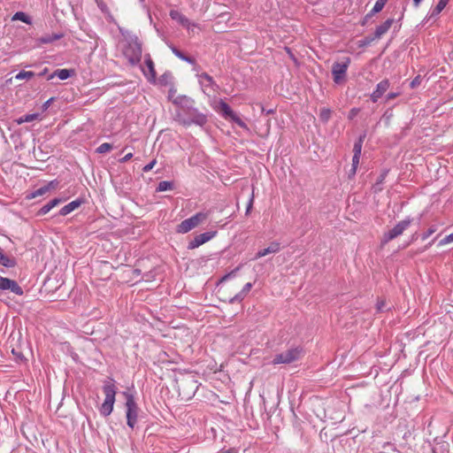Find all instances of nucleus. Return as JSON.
<instances>
[{
	"instance_id": "f257e3e1",
	"label": "nucleus",
	"mask_w": 453,
	"mask_h": 453,
	"mask_svg": "<svg viewBox=\"0 0 453 453\" xmlns=\"http://www.w3.org/2000/svg\"><path fill=\"white\" fill-rule=\"evenodd\" d=\"M180 110L176 113L177 120L184 127L196 125L203 127L207 121V116L195 107V101L187 96H179L173 101Z\"/></svg>"
},
{
	"instance_id": "f03ea898",
	"label": "nucleus",
	"mask_w": 453,
	"mask_h": 453,
	"mask_svg": "<svg viewBox=\"0 0 453 453\" xmlns=\"http://www.w3.org/2000/svg\"><path fill=\"white\" fill-rule=\"evenodd\" d=\"M125 42L123 55L127 58L131 65H138L141 62L142 54L141 41L137 35L128 34L125 36Z\"/></svg>"
},
{
	"instance_id": "7ed1b4c3",
	"label": "nucleus",
	"mask_w": 453,
	"mask_h": 453,
	"mask_svg": "<svg viewBox=\"0 0 453 453\" xmlns=\"http://www.w3.org/2000/svg\"><path fill=\"white\" fill-rule=\"evenodd\" d=\"M103 391L105 395V398L99 411L102 416L108 417L113 411L115 396L117 393V388L114 384L113 379L109 378L107 380L104 381L103 386Z\"/></svg>"
},
{
	"instance_id": "20e7f679",
	"label": "nucleus",
	"mask_w": 453,
	"mask_h": 453,
	"mask_svg": "<svg viewBox=\"0 0 453 453\" xmlns=\"http://www.w3.org/2000/svg\"><path fill=\"white\" fill-rule=\"evenodd\" d=\"M208 218L207 212L199 211L192 217L184 219L176 226V232L186 234L205 221Z\"/></svg>"
},
{
	"instance_id": "39448f33",
	"label": "nucleus",
	"mask_w": 453,
	"mask_h": 453,
	"mask_svg": "<svg viewBox=\"0 0 453 453\" xmlns=\"http://www.w3.org/2000/svg\"><path fill=\"white\" fill-rule=\"evenodd\" d=\"M124 395L126 396L127 424L130 428L133 429L137 422L139 408L132 394L124 392Z\"/></svg>"
},
{
	"instance_id": "423d86ee",
	"label": "nucleus",
	"mask_w": 453,
	"mask_h": 453,
	"mask_svg": "<svg viewBox=\"0 0 453 453\" xmlns=\"http://www.w3.org/2000/svg\"><path fill=\"white\" fill-rule=\"evenodd\" d=\"M303 353L302 348H291L287 349L284 352L276 354L272 361L273 365L280 364H291L298 359H300Z\"/></svg>"
},
{
	"instance_id": "0eeeda50",
	"label": "nucleus",
	"mask_w": 453,
	"mask_h": 453,
	"mask_svg": "<svg viewBox=\"0 0 453 453\" xmlns=\"http://www.w3.org/2000/svg\"><path fill=\"white\" fill-rule=\"evenodd\" d=\"M216 110L220 112L222 117L226 119H230L242 128H247L246 123L231 109V107L223 99L219 101Z\"/></svg>"
},
{
	"instance_id": "6e6552de",
	"label": "nucleus",
	"mask_w": 453,
	"mask_h": 453,
	"mask_svg": "<svg viewBox=\"0 0 453 453\" xmlns=\"http://www.w3.org/2000/svg\"><path fill=\"white\" fill-rule=\"evenodd\" d=\"M412 221L413 219L411 217H407L398 222L392 229L384 233L382 243H387L401 235L411 226Z\"/></svg>"
},
{
	"instance_id": "1a4fd4ad",
	"label": "nucleus",
	"mask_w": 453,
	"mask_h": 453,
	"mask_svg": "<svg viewBox=\"0 0 453 453\" xmlns=\"http://www.w3.org/2000/svg\"><path fill=\"white\" fill-rule=\"evenodd\" d=\"M350 64L349 58H344L342 62H334L332 65V74L334 78V81L339 84L342 81L345 79L348 67Z\"/></svg>"
},
{
	"instance_id": "9d476101",
	"label": "nucleus",
	"mask_w": 453,
	"mask_h": 453,
	"mask_svg": "<svg viewBox=\"0 0 453 453\" xmlns=\"http://www.w3.org/2000/svg\"><path fill=\"white\" fill-rule=\"evenodd\" d=\"M217 231H209L200 234H197L191 240L188 244V250H194L203 245V243L211 240L214 236H216Z\"/></svg>"
},
{
	"instance_id": "9b49d317",
	"label": "nucleus",
	"mask_w": 453,
	"mask_h": 453,
	"mask_svg": "<svg viewBox=\"0 0 453 453\" xmlns=\"http://www.w3.org/2000/svg\"><path fill=\"white\" fill-rule=\"evenodd\" d=\"M144 64L145 67H142V71L144 76L147 78L149 82L155 83L157 80V73L155 70L154 62L151 59L150 54L145 55Z\"/></svg>"
},
{
	"instance_id": "f8f14e48",
	"label": "nucleus",
	"mask_w": 453,
	"mask_h": 453,
	"mask_svg": "<svg viewBox=\"0 0 453 453\" xmlns=\"http://www.w3.org/2000/svg\"><path fill=\"white\" fill-rule=\"evenodd\" d=\"M0 289H9L18 296H22L24 294L22 288L17 283V281L2 276H0Z\"/></svg>"
},
{
	"instance_id": "ddd939ff",
	"label": "nucleus",
	"mask_w": 453,
	"mask_h": 453,
	"mask_svg": "<svg viewBox=\"0 0 453 453\" xmlns=\"http://www.w3.org/2000/svg\"><path fill=\"white\" fill-rule=\"evenodd\" d=\"M390 87L388 79H383L377 85L373 92L370 95V99L372 103H377L379 99L388 91Z\"/></svg>"
},
{
	"instance_id": "4468645a",
	"label": "nucleus",
	"mask_w": 453,
	"mask_h": 453,
	"mask_svg": "<svg viewBox=\"0 0 453 453\" xmlns=\"http://www.w3.org/2000/svg\"><path fill=\"white\" fill-rule=\"evenodd\" d=\"M85 200L83 198H77L71 203H67L66 205L63 206L58 214L60 216H66L74 210L78 209L82 203H84Z\"/></svg>"
},
{
	"instance_id": "2eb2a0df",
	"label": "nucleus",
	"mask_w": 453,
	"mask_h": 453,
	"mask_svg": "<svg viewBox=\"0 0 453 453\" xmlns=\"http://www.w3.org/2000/svg\"><path fill=\"white\" fill-rule=\"evenodd\" d=\"M280 250V243L278 242H273L270 245L263 250H260L255 255L254 259L261 258L268 254L277 253Z\"/></svg>"
},
{
	"instance_id": "dca6fc26",
	"label": "nucleus",
	"mask_w": 453,
	"mask_h": 453,
	"mask_svg": "<svg viewBox=\"0 0 453 453\" xmlns=\"http://www.w3.org/2000/svg\"><path fill=\"white\" fill-rule=\"evenodd\" d=\"M75 71L73 69H57L52 73L48 75L47 80L50 81L55 77H58L59 80L65 81L73 75H74Z\"/></svg>"
},
{
	"instance_id": "f3484780",
	"label": "nucleus",
	"mask_w": 453,
	"mask_h": 453,
	"mask_svg": "<svg viewBox=\"0 0 453 453\" xmlns=\"http://www.w3.org/2000/svg\"><path fill=\"white\" fill-rule=\"evenodd\" d=\"M199 83L202 87L210 88L215 91L219 86L214 81L213 78L207 73H202L198 75Z\"/></svg>"
},
{
	"instance_id": "a211bd4d",
	"label": "nucleus",
	"mask_w": 453,
	"mask_h": 453,
	"mask_svg": "<svg viewBox=\"0 0 453 453\" xmlns=\"http://www.w3.org/2000/svg\"><path fill=\"white\" fill-rule=\"evenodd\" d=\"M394 23V19H388L382 24L378 26L374 31L373 38L380 39L384 35L391 27Z\"/></svg>"
},
{
	"instance_id": "6ab92c4d",
	"label": "nucleus",
	"mask_w": 453,
	"mask_h": 453,
	"mask_svg": "<svg viewBox=\"0 0 453 453\" xmlns=\"http://www.w3.org/2000/svg\"><path fill=\"white\" fill-rule=\"evenodd\" d=\"M64 199L62 198H53L50 202H48L46 204H44L37 212L36 216L41 217L45 214H47L51 209L56 207L57 205L60 204Z\"/></svg>"
},
{
	"instance_id": "aec40b11",
	"label": "nucleus",
	"mask_w": 453,
	"mask_h": 453,
	"mask_svg": "<svg viewBox=\"0 0 453 453\" xmlns=\"http://www.w3.org/2000/svg\"><path fill=\"white\" fill-rule=\"evenodd\" d=\"M252 286H253V284L251 282L246 283L243 286L242 289L239 293H237L235 296H234L233 297H231L229 299V303L242 302L245 298V296L248 295V293L250 291V289L252 288Z\"/></svg>"
},
{
	"instance_id": "412c9836",
	"label": "nucleus",
	"mask_w": 453,
	"mask_h": 453,
	"mask_svg": "<svg viewBox=\"0 0 453 453\" xmlns=\"http://www.w3.org/2000/svg\"><path fill=\"white\" fill-rule=\"evenodd\" d=\"M64 36L63 33L58 34H51V35H43L36 40V44L38 46L42 44H49L52 43L53 42L61 39Z\"/></svg>"
},
{
	"instance_id": "4be33fe9",
	"label": "nucleus",
	"mask_w": 453,
	"mask_h": 453,
	"mask_svg": "<svg viewBox=\"0 0 453 453\" xmlns=\"http://www.w3.org/2000/svg\"><path fill=\"white\" fill-rule=\"evenodd\" d=\"M170 17L173 19L178 21L180 25L183 27H188L189 26V20L188 19L184 16L182 13L176 10L170 11Z\"/></svg>"
},
{
	"instance_id": "5701e85b",
	"label": "nucleus",
	"mask_w": 453,
	"mask_h": 453,
	"mask_svg": "<svg viewBox=\"0 0 453 453\" xmlns=\"http://www.w3.org/2000/svg\"><path fill=\"white\" fill-rule=\"evenodd\" d=\"M388 173H389V170L387 169V168L383 169L380 172V174L379 175V177H378V179H377V180H376V182H375V184L373 185V188H372L373 191L375 193L380 192L383 189L382 184H383L386 177L388 176Z\"/></svg>"
},
{
	"instance_id": "b1692460",
	"label": "nucleus",
	"mask_w": 453,
	"mask_h": 453,
	"mask_svg": "<svg viewBox=\"0 0 453 453\" xmlns=\"http://www.w3.org/2000/svg\"><path fill=\"white\" fill-rule=\"evenodd\" d=\"M0 265L11 268L16 265V261L14 258L9 257L6 255H4L2 250L0 249Z\"/></svg>"
},
{
	"instance_id": "393cba45",
	"label": "nucleus",
	"mask_w": 453,
	"mask_h": 453,
	"mask_svg": "<svg viewBox=\"0 0 453 453\" xmlns=\"http://www.w3.org/2000/svg\"><path fill=\"white\" fill-rule=\"evenodd\" d=\"M12 20H20L26 24L31 25L32 19L23 12H18L12 16Z\"/></svg>"
},
{
	"instance_id": "a878e982",
	"label": "nucleus",
	"mask_w": 453,
	"mask_h": 453,
	"mask_svg": "<svg viewBox=\"0 0 453 453\" xmlns=\"http://www.w3.org/2000/svg\"><path fill=\"white\" fill-rule=\"evenodd\" d=\"M174 188V183L173 181L162 180L158 183L156 191L157 192H164L166 190H172Z\"/></svg>"
},
{
	"instance_id": "bb28decb",
	"label": "nucleus",
	"mask_w": 453,
	"mask_h": 453,
	"mask_svg": "<svg viewBox=\"0 0 453 453\" xmlns=\"http://www.w3.org/2000/svg\"><path fill=\"white\" fill-rule=\"evenodd\" d=\"M37 113L26 114L16 119L17 124L20 125L26 122H32L38 119Z\"/></svg>"
},
{
	"instance_id": "cd10ccee",
	"label": "nucleus",
	"mask_w": 453,
	"mask_h": 453,
	"mask_svg": "<svg viewBox=\"0 0 453 453\" xmlns=\"http://www.w3.org/2000/svg\"><path fill=\"white\" fill-rule=\"evenodd\" d=\"M365 137V134H364L363 135H360L358 140L357 142H355L354 147H353V152H354L353 156H359V157L361 156L362 145H363Z\"/></svg>"
},
{
	"instance_id": "c85d7f7f",
	"label": "nucleus",
	"mask_w": 453,
	"mask_h": 453,
	"mask_svg": "<svg viewBox=\"0 0 453 453\" xmlns=\"http://www.w3.org/2000/svg\"><path fill=\"white\" fill-rule=\"evenodd\" d=\"M388 1V0H377L373 8L370 11V15H374L382 11Z\"/></svg>"
},
{
	"instance_id": "c756f323",
	"label": "nucleus",
	"mask_w": 453,
	"mask_h": 453,
	"mask_svg": "<svg viewBox=\"0 0 453 453\" xmlns=\"http://www.w3.org/2000/svg\"><path fill=\"white\" fill-rule=\"evenodd\" d=\"M449 1V0H440L433 10L432 16L438 15L446 7Z\"/></svg>"
},
{
	"instance_id": "7c9ffc66",
	"label": "nucleus",
	"mask_w": 453,
	"mask_h": 453,
	"mask_svg": "<svg viewBox=\"0 0 453 453\" xmlns=\"http://www.w3.org/2000/svg\"><path fill=\"white\" fill-rule=\"evenodd\" d=\"M35 73L31 71H20L18 74H16L15 79L16 80H23L27 79L29 80L33 77H35Z\"/></svg>"
},
{
	"instance_id": "2f4dec72",
	"label": "nucleus",
	"mask_w": 453,
	"mask_h": 453,
	"mask_svg": "<svg viewBox=\"0 0 453 453\" xmlns=\"http://www.w3.org/2000/svg\"><path fill=\"white\" fill-rule=\"evenodd\" d=\"M112 148H113L112 144L108 143V142H104L96 148V151L99 154H104V153H106V152H109L110 150H111Z\"/></svg>"
},
{
	"instance_id": "473e14b6",
	"label": "nucleus",
	"mask_w": 453,
	"mask_h": 453,
	"mask_svg": "<svg viewBox=\"0 0 453 453\" xmlns=\"http://www.w3.org/2000/svg\"><path fill=\"white\" fill-rule=\"evenodd\" d=\"M374 40H376V38H373V35H368V36H365V38H363L362 40H359L357 44H358V47L362 48V47H367L369 46Z\"/></svg>"
},
{
	"instance_id": "72a5a7b5",
	"label": "nucleus",
	"mask_w": 453,
	"mask_h": 453,
	"mask_svg": "<svg viewBox=\"0 0 453 453\" xmlns=\"http://www.w3.org/2000/svg\"><path fill=\"white\" fill-rule=\"evenodd\" d=\"M177 58H179L180 59L190 64V65H196V61L194 58L192 57H188V56H186L182 51H179L178 55H177Z\"/></svg>"
},
{
	"instance_id": "f704fd0d",
	"label": "nucleus",
	"mask_w": 453,
	"mask_h": 453,
	"mask_svg": "<svg viewBox=\"0 0 453 453\" xmlns=\"http://www.w3.org/2000/svg\"><path fill=\"white\" fill-rule=\"evenodd\" d=\"M319 118L323 122H327L331 118V111L327 108L321 109Z\"/></svg>"
},
{
	"instance_id": "c9c22d12",
	"label": "nucleus",
	"mask_w": 453,
	"mask_h": 453,
	"mask_svg": "<svg viewBox=\"0 0 453 453\" xmlns=\"http://www.w3.org/2000/svg\"><path fill=\"white\" fill-rule=\"evenodd\" d=\"M171 78H172L171 73H165L164 74H162L159 77L158 81L162 86H166L169 83V81L171 80Z\"/></svg>"
},
{
	"instance_id": "e433bc0d",
	"label": "nucleus",
	"mask_w": 453,
	"mask_h": 453,
	"mask_svg": "<svg viewBox=\"0 0 453 453\" xmlns=\"http://www.w3.org/2000/svg\"><path fill=\"white\" fill-rule=\"evenodd\" d=\"M438 227L435 225L429 226V228L422 234V240L427 239L430 235L437 231Z\"/></svg>"
},
{
	"instance_id": "4c0bfd02",
	"label": "nucleus",
	"mask_w": 453,
	"mask_h": 453,
	"mask_svg": "<svg viewBox=\"0 0 453 453\" xmlns=\"http://www.w3.org/2000/svg\"><path fill=\"white\" fill-rule=\"evenodd\" d=\"M240 268H241V265L237 266L236 268L232 270L230 273L224 275L221 278L220 281H225V280H230V279H233L234 277H235L236 273L240 270Z\"/></svg>"
},
{
	"instance_id": "58836bf2",
	"label": "nucleus",
	"mask_w": 453,
	"mask_h": 453,
	"mask_svg": "<svg viewBox=\"0 0 453 453\" xmlns=\"http://www.w3.org/2000/svg\"><path fill=\"white\" fill-rule=\"evenodd\" d=\"M377 312H384L386 311L390 310V308H386V301L385 300H378L376 303Z\"/></svg>"
},
{
	"instance_id": "ea45409f",
	"label": "nucleus",
	"mask_w": 453,
	"mask_h": 453,
	"mask_svg": "<svg viewBox=\"0 0 453 453\" xmlns=\"http://www.w3.org/2000/svg\"><path fill=\"white\" fill-rule=\"evenodd\" d=\"M46 192H48L47 188H45V186H43L34 191L28 197L35 198L36 196L44 195Z\"/></svg>"
},
{
	"instance_id": "a19ab883",
	"label": "nucleus",
	"mask_w": 453,
	"mask_h": 453,
	"mask_svg": "<svg viewBox=\"0 0 453 453\" xmlns=\"http://www.w3.org/2000/svg\"><path fill=\"white\" fill-rule=\"evenodd\" d=\"M449 242H453V233L445 236L443 239H441L439 242H438V246H443L445 244H448Z\"/></svg>"
},
{
	"instance_id": "79ce46f5",
	"label": "nucleus",
	"mask_w": 453,
	"mask_h": 453,
	"mask_svg": "<svg viewBox=\"0 0 453 453\" xmlns=\"http://www.w3.org/2000/svg\"><path fill=\"white\" fill-rule=\"evenodd\" d=\"M401 95V92L400 91H396V92H389L385 96V101L386 102H389L390 100H393L396 97H398L399 96Z\"/></svg>"
},
{
	"instance_id": "37998d69",
	"label": "nucleus",
	"mask_w": 453,
	"mask_h": 453,
	"mask_svg": "<svg viewBox=\"0 0 453 453\" xmlns=\"http://www.w3.org/2000/svg\"><path fill=\"white\" fill-rule=\"evenodd\" d=\"M253 203H254V194L252 193L250 199H249V202H248V204H247V208H246V211H245V215H249L252 207H253Z\"/></svg>"
},
{
	"instance_id": "c03bdc74",
	"label": "nucleus",
	"mask_w": 453,
	"mask_h": 453,
	"mask_svg": "<svg viewBox=\"0 0 453 453\" xmlns=\"http://www.w3.org/2000/svg\"><path fill=\"white\" fill-rule=\"evenodd\" d=\"M421 82V78L419 75L416 76L410 83V88H417L418 86H419Z\"/></svg>"
},
{
	"instance_id": "a18cd8bd",
	"label": "nucleus",
	"mask_w": 453,
	"mask_h": 453,
	"mask_svg": "<svg viewBox=\"0 0 453 453\" xmlns=\"http://www.w3.org/2000/svg\"><path fill=\"white\" fill-rule=\"evenodd\" d=\"M59 184V181L58 180H50L47 185H45V188H47V191L50 189L56 188Z\"/></svg>"
},
{
	"instance_id": "49530a36",
	"label": "nucleus",
	"mask_w": 453,
	"mask_h": 453,
	"mask_svg": "<svg viewBox=\"0 0 453 453\" xmlns=\"http://www.w3.org/2000/svg\"><path fill=\"white\" fill-rule=\"evenodd\" d=\"M55 100V97H50V99H48L46 102L43 103L42 108L43 111H46L50 106V104H52V102Z\"/></svg>"
},
{
	"instance_id": "de8ad7c7",
	"label": "nucleus",
	"mask_w": 453,
	"mask_h": 453,
	"mask_svg": "<svg viewBox=\"0 0 453 453\" xmlns=\"http://www.w3.org/2000/svg\"><path fill=\"white\" fill-rule=\"evenodd\" d=\"M358 111H359V109H357V108H352V109L350 110L349 113V119H353L357 116V114L358 113Z\"/></svg>"
},
{
	"instance_id": "09e8293b",
	"label": "nucleus",
	"mask_w": 453,
	"mask_h": 453,
	"mask_svg": "<svg viewBox=\"0 0 453 453\" xmlns=\"http://www.w3.org/2000/svg\"><path fill=\"white\" fill-rule=\"evenodd\" d=\"M156 164V160H152L150 163H149L148 165H146L144 167H143V172H149L150 171L153 166L155 165Z\"/></svg>"
},
{
	"instance_id": "8fccbe9b",
	"label": "nucleus",
	"mask_w": 453,
	"mask_h": 453,
	"mask_svg": "<svg viewBox=\"0 0 453 453\" xmlns=\"http://www.w3.org/2000/svg\"><path fill=\"white\" fill-rule=\"evenodd\" d=\"M133 157V153H127L122 158L119 159L120 163H126Z\"/></svg>"
},
{
	"instance_id": "3c124183",
	"label": "nucleus",
	"mask_w": 453,
	"mask_h": 453,
	"mask_svg": "<svg viewBox=\"0 0 453 453\" xmlns=\"http://www.w3.org/2000/svg\"><path fill=\"white\" fill-rule=\"evenodd\" d=\"M359 156H353L352 157V166H358L359 164Z\"/></svg>"
},
{
	"instance_id": "603ef678",
	"label": "nucleus",
	"mask_w": 453,
	"mask_h": 453,
	"mask_svg": "<svg viewBox=\"0 0 453 453\" xmlns=\"http://www.w3.org/2000/svg\"><path fill=\"white\" fill-rule=\"evenodd\" d=\"M372 16H373V15H370V12H369L365 16V18H364L363 21L361 22V25H362V26H365V25L367 23L368 19H371Z\"/></svg>"
},
{
	"instance_id": "864d4df0",
	"label": "nucleus",
	"mask_w": 453,
	"mask_h": 453,
	"mask_svg": "<svg viewBox=\"0 0 453 453\" xmlns=\"http://www.w3.org/2000/svg\"><path fill=\"white\" fill-rule=\"evenodd\" d=\"M169 48L171 49V50H172V52L174 54V56H176V57H177V55H178V53H179L180 50H179V49H177V48H176L174 45H173V44H170V45H169Z\"/></svg>"
},
{
	"instance_id": "5fc2aeb1",
	"label": "nucleus",
	"mask_w": 453,
	"mask_h": 453,
	"mask_svg": "<svg viewBox=\"0 0 453 453\" xmlns=\"http://www.w3.org/2000/svg\"><path fill=\"white\" fill-rule=\"evenodd\" d=\"M169 48L171 49V50H172V52L174 54V56H176V57H177V55H178V53H179L180 50H179V49H177V48H176L174 45H173V44H170V45H169Z\"/></svg>"
},
{
	"instance_id": "6e6d98bb",
	"label": "nucleus",
	"mask_w": 453,
	"mask_h": 453,
	"mask_svg": "<svg viewBox=\"0 0 453 453\" xmlns=\"http://www.w3.org/2000/svg\"><path fill=\"white\" fill-rule=\"evenodd\" d=\"M220 453H239V452L234 448H231L226 450H223Z\"/></svg>"
},
{
	"instance_id": "4d7b16f0",
	"label": "nucleus",
	"mask_w": 453,
	"mask_h": 453,
	"mask_svg": "<svg viewBox=\"0 0 453 453\" xmlns=\"http://www.w3.org/2000/svg\"><path fill=\"white\" fill-rule=\"evenodd\" d=\"M49 72V69L47 67L43 68L42 71H41L37 75L42 77V76H44L48 73Z\"/></svg>"
},
{
	"instance_id": "13d9d810",
	"label": "nucleus",
	"mask_w": 453,
	"mask_h": 453,
	"mask_svg": "<svg viewBox=\"0 0 453 453\" xmlns=\"http://www.w3.org/2000/svg\"><path fill=\"white\" fill-rule=\"evenodd\" d=\"M261 108H262V111L265 112L266 114H273L275 111L273 109L265 110L263 106Z\"/></svg>"
},
{
	"instance_id": "bf43d9fd",
	"label": "nucleus",
	"mask_w": 453,
	"mask_h": 453,
	"mask_svg": "<svg viewBox=\"0 0 453 453\" xmlns=\"http://www.w3.org/2000/svg\"><path fill=\"white\" fill-rule=\"evenodd\" d=\"M421 1L422 0H413L414 5L418 6V4H420Z\"/></svg>"
},
{
	"instance_id": "052dcab7",
	"label": "nucleus",
	"mask_w": 453,
	"mask_h": 453,
	"mask_svg": "<svg viewBox=\"0 0 453 453\" xmlns=\"http://www.w3.org/2000/svg\"><path fill=\"white\" fill-rule=\"evenodd\" d=\"M436 240V237L434 239H433L426 246V249H427L428 247H430L434 242Z\"/></svg>"
},
{
	"instance_id": "680f3d73",
	"label": "nucleus",
	"mask_w": 453,
	"mask_h": 453,
	"mask_svg": "<svg viewBox=\"0 0 453 453\" xmlns=\"http://www.w3.org/2000/svg\"><path fill=\"white\" fill-rule=\"evenodd\" d=\"M357 168V166H352V168H351V173H352L353 174H355V173H356Z\"/></svg>"
},
{
	"instance_id": "e2e57ef3",
	"label": "nucleus",
	"mask_w": 453,
	"mask_h": 453,
	"mask_svg": "<svg viewBox=\"0 0 453 453\" xmlns=\"http://www.w3.org/2000/svg\"><path fill=\"white\" fill-rule=\"evenodd\" d=\"M134 273H140V270L136 269V270H134Z\"/></svg>"
}]
</instances>
